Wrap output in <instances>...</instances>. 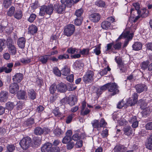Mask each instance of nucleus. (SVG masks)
<instances>
[{
	"instance_id": "39",
	"label": "nucleus",
	"mask_w": 152,
	"mask_h": 152,
	"mask_svg": "<svg viewBox=\"0 0 152 152\" xmlns=\"http://www.w3.org/2000/svg\"><path fill=\"white\" fill-rule=\"evenodd\" d=\"M15 106L13 102H8L6 104V108L8 110H12Z\"/></svg>"
},
{
	"instance_id": "22",
	"label": "nucleus",
	"mask_w": 152,
	"mask_h": 152,
	"mask_svg": "<svg viewBox=\"0 0 152 152\" xmlns=\"http://www.w3.org/2000/svg\"><path fill=\"white\" fill-rule=\"evenodd\" d=\"M25 39L23 37H20L18 39L17 44L20 48H24L25 46Z\"/></svg>"
},
{
	"instance_id": "41",
	"label": "nucleus",
	"mask_w": 152,
	"mask_h": 152,
	"mask_svg": "<svg viewBox=\"0 0 152 152\" xmlns=\"http://www.w3.org/2000/svg\"><path fill=\"white\" fill-rule=\"evenodd\" d=\"M95 4V5L100 7H104L105 5V2L101 0L97 1Z\"/></svg>"
},
{
	"instance_id": "32",
	"label": "nucleus",
	"mask_w": 152,
	"mask_h": 152,
	"mask_svg": "<svg viewBox=\"0 0 152 152\" xmlns=\"http://www.w3.org/2000/svg\"><path fill=\"white\" fill-rule=\"evenodd\" d=\"M133 6L134 7L133 8H132L131 9V14H132V12L135 10L136 11L137 13H139V10L140 8V5L138 3H136L133 4Z\"/></svg>"
},
{
	"instance_id": "5",
	"label": "nucleus",
	"mask_w": 152,
	"mask_h": 152,
	"mask_svg": "<svg viewBox=\"0 0 152 152\" xmlns=\"http://www.w3.org/2000/svg\"><path fill=\"white\" fill-rule=\"evenodd\" d=\"M7 45L8 51L11 55H14L17 53V49L12 39L8 40Z\"/></svg>"
},
{
	"instance_id": "6",
	"label": "nucleus",
	"mask_w": 152,
	"mask_h": 152,
	"mask_svg": "<svg viewBox=\"0 0 152 152\" xmlns=\"http://www.w3.org/2000/svg\"><path fill=\"white\" fill-rule=\"evenodd\" d=\"M75 31V26L74 25L70 24L67 26L64 30V35L67 37L71 36Z\"/></svg>"
},
{
	"instance_id": "48",
	"label": "nucleus",
	"mask_w": 152,
	"mask_h": 152,
	"mask_svg": "<svg viewBox=\"0 0 152 152\" xmlns=\"http://www.w3.org/2000/svg\"><path fill=\"white\" fill-rule=\"evenodd\" d=\"M82 21V17H77L75 20L74 24L76 26H79L81 25Z\"/></svg>"
},
{
	"instance_id": "51",
	"label": "nucleus",
	"mask_w": 152,
	"mask_h": 152,
	"mask_svg": "<svg viewBox=\"0 0 152 152\" xmlns=\"http://www.w3.org/2000/svg\"><path fill=\"white\" fill-rule=\"evenodd\" d=\"M72 137V139L74 141H77L81 138L80 134L76 133L74 134Z\"/></svg>"
},
{
	"instance_id": "36",
	"label": "nucleus",
	"mask_w": 152,
	"mask_h": 152,
	"mask_svg": "<svg viewBox=\"0 0 152 152\" xmlns=\"http://www.w3.org/2000/svg\"><path fill=\"white\" fill-rule=\"evenodd\" d=\"M91 124L94 128H96L98 130L99 126V122L97 120L95 119L91 122Z\"/></svg>"
},
{
	"instance_id": "54",
	"label": "nucleus",
	"mask_w": 152,
	"mask_h": 152,
	"mask_svg": "<svg viewBox=\"0 0 152 152\" xmlns=\"http://www.w3.org/2000/svg\"><path fill=\"white\" fill-rule=\"evenodd\" d=\"M74 114H71L69 115L67 117L66 120V122L67 124H69L72 121V118L74 117Z\"/></svg>"
},
{
	"instance_id": "58",
	"label": "nucleus",
	"mask_w": 152,
	"mask_h": 152,
	"mask_svg": "<svg viewBox=\"0 0 152 152\" xmlns=\"http://www.w3.org/2000/svg\"><path fill=\"white\" fill-rule=\"evenodd\" d=\"M36 17L37 16L35 14H31L28 19V21L31 23L33 22L35 20Z\"/></svg>"
},
{
	"instance_id": "31",
	"label": "nucleus",
	"mask_w": 152,
	"mask_h": 152,
	"mask_svg": "<svg viewBox=\"0 0 152 152\" xmlns=\"http://www.w3.org/2000/svg\"><path fill=\"white\" fill-rule=\"evenodd\" d=\"M28 93L29 98L33 100L36 98V93L34 90H29L28 91Z\"/></svg>"
},
{
	"instance_id": "21",
	"label": "nucleus",
	"mask_w": 152,
	"mask_h": 152,
	"mask_svg": "<svg viewBox=\"0 0 152 152\" xmlns=\"http://www.w3.org/2000/svg\"><path fill=\"white\" fill-rule=\"evenodd\" d=\"M101 25L103 29L107 30L110 28L111 23L107 20H104L102 22Z\"/></svg>"
},
{
	"instance_id": "44",
	"label": "nucleus",
	"mask_w": 152,
	"mask_h": 152,
	"mask_svg": "<svg viewBox=\"0 0 152 152\" xmlns=\"http://www.w3.org/2000/svg\"><path fill=\"white\" fill-rule=\"evenodd\" d=\"M74 65L77 69L80 70L83 68L84 65L83 63L80 62L79 61H76L74 63Z\"/></svg>"
},
{
	"instance_id": "14",
	"label": "nucleus",
	"mask_w": 152,
	"mask_h": 152,
	"mask_svg": "<svg viewBox=\"0 0 152 152\" xmlns=\"http://www.w3.org/2000/svg\"><path fill=\"white\" fill-rule=\"evenodd\" d=\"M101 18L100 15L97 13H93L89 16L90 20L94 23H97L99 21Z\"/></svg>"
},
{
	"instance_id": "38",
	"label": "nucleus",
	"mask_w": 152,
	"mask_h": 152,
	"mask_svg": "<svg viewBox=\"0 0 152 152\" xmlns=\"http://www.w3.org/2000/svg\"><path fill=\"white\" fill-rule=\"evenodd\" d=\"M126 103L123 99L119 102L117 105V107L118 109L124 107H126Z\"/></svg>"
},
{
	"instance_id": "17",
	"label": "nucleus",
	"mask_w": 152,
	"mask_h": 152,
	"mask_svg": "<svg viewBox=\"0 0 152 152\" xmlns=\"http://www.w3.org/2000/svg\"><path fill=\"white\" fill-rule=\"evenodd\" d=\"M56 88L58 91L61 93H64L66 91V87L65 84L63 83H61L56 86Z\"/></svg>"
},
{
	"instance_id": "57",
	"label": "nucleus",
	"mask_w": 152,
	"mask_h": 152,
	"mask_svg": "<svg viewBox=\"0 0 152 152\" xmlns=\"http://www.w3.org/2000/svg\"><path fill=\"white\" fill-rule=\"evenodd\" d=\"M53 72L55 75L58 76H61V72L56 67H54L53 68Z\"/></svg>"
},
{
	"instance_id": "16",
	"label": "nucleus",
	"mask_w": 152,
	"mask_h": 152,
	"mask_svg": "<svg viewBox=\"0 0 152 152\" xmlns=\"http://www.w3.org/2000/svg\"><path fill=\"white\" fill-rule=\"evenodd\" d=\"M23 78V75L22 74L18 73L16 74L13 76L12 80L14 83H19L22 80Z\"/></svg>"
},
{
	"instance_id": "27",
	"label": "nucleus",
	"mask_w": 152,
	"mask_h": 152,
	"mask_svg": "<svg viewBox=\"0 0 152 152\" xmlns=\"http://www.w3.org/2000/svg\"><path fill=\"white\" fill-rule=\"evenodd\" d=\"M50 55H46L42 56L39 57V60L42 64H45L48 61Z\"/></svg>"
},
{
	"instance_id": "53",
	"label": "nucleus",
	"mask_w": 152,
	"mask_h": 152,
	"mask_svg": "<svg viewBox=\"0 0 152 152\" xmlns=\"http://www.w3.org/2000/svg\"><path fill=\"white\" fill-rule=\"evenodd\" d=\"M122 44L121 42L113 43V47L115 50H119L121 48Z\"/></svg>"
},
{
	"instance_id": "23",
	"label": "nucleus",
	"mask_w": 152,
	"mask_h": 152,
	"mask_svg": "<svg viewBox=\"0 0 152 152\" xmlns=\"http://www.w3.org/2000/svg\"><path fill=\"white\" fill-rule=\"evenodd\" d=\"M18 98L19 99H26L27 98L26 93L23 91H20L17 95Z\"/></svg>"
},
{
	"instance_id": "9",
	"label": "nucleus",
	"mask_w": 152,
	"mask_h": 152,
	"mask_svg": "<svg viewBox=\"0 0 152 152\" xmlns=\"http://www.w3.org/2000/svg\"><path fill=\"white\" fill-rule=\"evenodd\" d=\"M13 66V63H9L7 64V66H4L0 67V73L4 72L6 73H9L12 71V68Z\"/></svg>"
},
{
	"instance_id": "63",
	"label": "nucleus",
	"mask_w": 152,
	"mask_h": 152,
	"mask_svg": "<svg viewBox=\"0 0 152 152\" xmlns=\"http://www.w3.org/2000/svg\"><path fill=\"white\" fill-rule=\"evenodd\" d=\"M148 62H143L141 64L140 66L141 68L143 69H145L148 68Z\"/></svg>"
},
{
	"instance_id": "11",
	"label": "nucleus",
	"mask_w": 152,
	"mask_h": 152,
	"mask_svg": "<svg viewBox=\"0 0 152 152\" xmlns=\"http://www.w3.org/2000/svg\"><path fill=\"white\" fill-rule=\"evenodd\" d=\"M66 7L65 4L59 5V3H56L54 5V9L59 14L63 13L65 12Z\"/></svg>"
},
{
	"instance_id": "56",
	"label": "nucleus",
	"mask_w": 152,
	"mask_h": 152,
	"mask_svg": "<svg viewBox=\"0 0 152 152\" xmlns=\"http://www.w3.org/2000/svg\"><path fill=\"white\" fill-rule=\"evenodd\" d=\"M128 120L130 123H132L137 121V117L135 116L131 115L129 116Z\"/></svg>"
},
{
	"instance_id": "10",
	"label": "nucleus",
	"mask_w": 152,
	"mask_h": 152,
	"mask_svg": "<svg viewBox=\"0 0 152 152\" xmlns=\"http://www.w3.org/2000/svg\"><path fill=\"white\" fill-rule=\"evenodd\" d=\"M72 134V130H67L65 136L63 138L62 143L66 144L71 141L72 140L71 137Z\"/></svg>"
},
{
	"instance_id": "30",
	"label": "nucleus",
	"mask_w": 152,
	"mask_h": 152,
	"mask_svg": "<svg viewBox=\"0 0 152 152\" xmlns=\"http://www.w3.org/2000/svg\"><path fill=\"white\" fill-rule=\"evenodd\" d=\"M140 16H141L142 18H145L147 16L149 13L148 10L144 8L141 11H139V13H137Z\"/></svg>"
},
{
	"instance_id": "55",
	"label": "nucleus",
	"mask_w": 152,
	"mask_h": 152,
	"mask_svg": "<svg viewBox=\"0 0 152 152\" xmlns=\"http://www.w3.org/2000/svg\"><path fill=\"white\" fill-rule=\"evenodd\" d=\"M56 90V86L55 85H52L49 88L50 94L53 95L54 93H55V92Z\"/></svg>"
},
{
	"instance_id": "49",
	"label": "nucleus",
	"mask_w": 152,
	"mask_h": 152,
	"mask_svg": "<svg viewBox=\"0 0 152 152\" xmlns=\"http://www.w3.org/2000/svg\"><path fill=\"white\" fill-rule=\"evenodd\" d=\"M79 50L75 48H69L67 50V52L71 54H74L79 52Z\"/></svg>"
},
{
	"instance_id": "59",
	"label": "nucleus",
	"mask_w": 152,
	"mask_h": 152,
	"mask_svg": "<svg viewBox=\"0 0 152 152\" xmlns=\"http://www.w3.org/2000/svg\"><path fill=\"white\" fill-rule=\"evenodd\" d=\"M20 61L22 63L26 64L30 62L31 59L28 58H22L20 59Z\"/></svg>"
},
{
	"instance_id": "37",
	"label": "nucleus",
	"mask_w": 152,
	"mask_h": 152,
	"mask_svg": "<svg viewBox=\"0 0 152 152\" xmlns=\"http://www.w3.org/2000/svg\"><path fill=\"white\" fill-rule=\"evenodd\" d=\"M53 113L56 117H61L63 115L59 111V109L56 108L53 110Z\"/></svg>"
},
{
	"instance_id": "26",
	"label": "nucleus",
	"mask_w": 152,
	"mask_h": 152,
	"mask_svg": "<svg viewBox=\"0 0 152 152\" xmlns=\"http://www.w3.org/2000/svg\"><path fill=\"white\" fill-rule=\"evenodd\" d=\"M146 145L147 148L150 150H152V134L149 135L147 138Z\"/></svg>"
},
{
	"instance_id": "18",
	"label": "nucleus",
	"mask_w": 152,
	"mask_h": 152,
	"mask_svg": "<svg viewBox=\"0 0 152 152\" xmlns=\"http://www.w3.org/2000/svg\"><path fill=\"white\" fill-rule=\"evenodd\" d=\"M8 93L5 91H2L0 93V101L5 102L8 97Z\"/></svg>"
},
{
	"instance_id": "50",
	"label": "nucleus",
	"mask_w": 152,
	"mask_h": 152,
	"mask_svg": "<svg viewBox=\"0 0 152 152\" xmlns=\"http://www.w3.org/2000/svg\"><path fill=\"white\" fill-rule=\"evenodd\" d=\"M15 7L13 6H12L9 9L7 12V15L9 16H11L13 15H14V13L15 11Z\"/></svg>"
},
{
	"instance_id": "4",
	"label": "nucleus",
	"mask_w": 152,
	"mask_h": 152,
	"mask_svg": "<svg viewBox=\"0 0 152 152\" xmlns=\"http://www.w3.org/2000/svg\"><path fill=\"white\" fill-rule=\"evenodd\" d=\"M108 90L110 93V95L112 96L115 95L119 92L118 86L115 83H108Z\"/></svg>"
},
{
	"instance_id": "2",
	"label": "nucleus",
	"mask_w": 152,
	"mask_h": 152,
	"mask_svg": "<svg viewBox=\"0 0 152 152\" xmlns=\"http://www.w3.org/2000/svg\"><path fill=\"white\" fill-rule=\"evenodd\" d=\"M31 140V139L29 137H25L21 140L19 144L23 150H26L29 147Z\"/></svg>"
},
{
	"instance_id": "13",
	"label": "nucleus",
	"mask_w": 152,
	"mask_h": 152,
	"mask_svg": "<svg viewBox=\"0 0 152 152\" xmlns=\"http://www.w3.org/2000/svg\"><path fill=\"white\" fill-rule=\"evenodd\" d=\"M9 91L10 93L12 94H15L19 90L18 85L15 83L11 84L9 86Z\"/></svg>"
},
{
	"instance_id": "43",
	"label": "nucleus",
	"mask_w": 152,
	"mask_h": 152,
	"mask_svg": "<svg viewBox=\"0 0 152 152\" xmlns=\"http://www.w3.org/2000/svg\"><path fill=\"white\" fill-rule=\"evenodd\" d=\"M133 34H129V31H126V33L123 34V37L124 38L127 37L128 40H129V41L130 40L132 39Z\"/></svg>"
},
{
	"instance_id": "40",
	"label": "nucleus",
	"mask_w": 152,
	"mask_h": 152,
	"mask_svg": "<svg viewBox=\"0 0 152 152\" xmlns=\"http://www.w3.org/2000/svg\"><path fill=\"white\" fill-rule=\"evenodd\" d=\"M89 50V48H85L82 50L79 49V52L83 55L87 56L88 55Z\"/></svg>"
},
{
	"instance_id": "29",
	"label": "nucleus",
	"mask_w": 152,
	"mask_h": 152,
	"mask_svg": "<svg viewBox=\"0 0 152 152\" xmlns=\"http://www.w3.org/2000/svg\"><path fill=\"white\" fill-rule=\"evenodd\" d=\"M37 31V28L34 25H31L28 28V32L32 34L36 33Z\"/></svg>"
},
{
	"instance_id": "20",
	"label": "nucleus",
	"mask_w": 152,
	"mask_h": 152,
	"mask_svg": "<svg viewBox=\"0 0 152 152\" xmlns=\"http://www.w3.org/2000/svg\"><path fill=\"white\" fill-rule=\"evenodd\" d=\"M108 83H106L97 89L96 93L98 96L100 95L103 92L105 91L107 89H108Z\"/></svg>"
},
{
	"instance_id": "15",
	"label": "nucleus",
	"mask_w": 152,
	"mask_h": 152,
	"mask_svg": "<svg viewBox=\"0 0 152 152\" xmlns=\"http://www.w3.org/2000/svg\"><path fill=\"white\" fill-rule=\"evenodd\" d=\"M68 104L71 106H72L77 103V99L76 97L74 95H71L68 97Z\"/></svg>"
},
{
	"instance_id": "8",
	"label": "nucleus",
	"mask_w": 152,
	"mask_h": 152,
	"mask_svg": "<svg viewBox=\"0 0 152 152\" xmlns=\"http://www.w3.org/2000/svg\"><path fill=\"white\" fill-rule=\"evenodd\" d=\"M50 131V129L46 128H42L40 127H37L34 130L35 134L37 135H41L43 133L45 134H48Z\"/></svg>"
},
{
	"instance_id": "19",
	"label": "nucleus",
	"mask_w": 152,
	"mask_h": 152,
	"mask_svg": "<svg viewBox=\"0 0 152 152\" xmlns=\"http://www.w3.org/2000/svg\"><path fill=\"white\" fill-rule=\"evenodd\" d=\"M52 146V144L49 142L45 144L41 148V150L42 152H48L50 151Z\"/></svg>"
},
{
	"instance_id": "7",
	"label": "nucleus",
	"mask_w": 152,
	"mask_h": 152,
	"mask_svg": "<svg viewBox=\"0 0 152 152\" xmlns=\"http://www.w3.org/2000/svg\"><path fill=\"white\" fill-rule=\"evenodd\" d=\"M115 60L118 64V66L120 69L121 73L124 72L126 69L125 66V64L122 61V58L120 56H116L115 57Z\"/></svg>"
},
{
	"instance_id": "61",
	"label": "nucleus",
	"mask_w": 152,
	"mask_h": 152,
	"mask_svg": "<svg viewBox=\"0 0 152 152\" xmlns=\"http://www.w3.org/2000/svg\"><path fill=\"white\" fill-rule=\"evenodd\" d=\"M90 111V110L88 108L86 109L85 110H81L80 111V115L83 116H85L89 113Z\"/></svg>"
},
{
	"instance_id": "3",
	"label": "nucleus",
	"mask_w": 152,
	"mask_h": 152,
	"mask_svg": "<svg viewBox=\"0 0 152 152\" xmlns=\"http://www.w3.org/2000/svg\"><path fill=\"white\" fill-rule=\"evenodd\" d=\"M94 73L93 71L88 70L83 78V81L85 83H91L94 80Z\"/></svg>"
},
{
	"instance_id": "35",
	"label": "nucleus",
	"mask_w": 152,
	"mask_h": 152,
	"mask_svg": "<svg viewBox=\"0 0 152 152\" xmlns=\"http://www.w3.org/2000/svg\"><path fill=\"white\" fill-rule=\"evenodd\" d=\"M22 12L20 10L16 12L14 15V17L15 18L18 20L22 18Z\"/></svg>"
},
{
	"instance_id": "1",
	"label": "nucleus",
	"mask_w": 152,
	"mask_h": 152,
	"mask_svg": "<svg viewBox=\"0 0 152 152\" xmlns=\"http://www.w3.org/2000/svg\"><path fill=\"white\" fill-rule=\"evenodd\" d=\"M53 7L52 5H48V6H42L40 9L39 15L43 16L45 15V12L47 14L50 15L53 13Z\"/></svg>"
},
{
	"instance_id": "52",
	"label": "nucleus",
	"mask_w": 152,
	"mask_h": 152,
	"mask_svg": "<svg viewBox=\"0 0 152 152\" xmlns=\"http://www.w3.org/2000/svg\"><path fill=\"white\" fill-rule=\"evenodd\" d=\"M6 148L10 152H13L15 149V147L13 144H8L6 146Z\"/></svg>"
},
{
	"instance_id": "60",
	"label": "nucleus",
	"mask_w": 152,
	"mask_h": 152,
	"mask_svg": "<svg viewBox=\"0 0 152 152\" xmlns=\"http://www.w3.org/2000/svg\"><path fill=\"white\" fill-rule=\"evenodd\" d=\"M139 102L141 103L140 104V107L142 109H144L145 107H146L147 104L146 102H145L142 99H141L139 100Z\"/></svg>"
},
{
	"instance_id": "28",
	"label": "nucleus",
	"mask_w": 152,
	"mask_h": 152,
	"mask_svg": "<svg viewBox=\"0 0 152 152\" xmlns=\"http://www.w3.org/2000/svg\"><path fill=\"white\" fill-rule=\"evenodd\" d=\"M142 45L140 42H137L132 45L133 50L136 51H138L142 49Z\"/></svg>"
},
{
	"instance_id": "45",
	"label": "nucleus",
	"mask_w": 152,
	"mask_h": 152,
	"mask_svg": "<svg viewBox=\"0 0 152 152\" xmlns=\"http://www.w3.org/2000/svg\"><path fill=\"white\" fill-rule=\"evenodd\" d=\"M136 103L133 100L132 98L131 97L129 98L126 101V105L128 106H132L134 105Z\"/></svg>"
},
{
	"instance_id": "24",
	"label": "nucleus",
	"mask_w": 152,
	"mask_h": 152,
	"mask_svg": "<svg viewBox=\"0 0 152 152\" xmlns=\"http://www.w3.org/2000/svg\"><path fill=\"white\" fill-rule=\"evenodd\" d=\"M124 134L128 136H130L133 133V130L131 127L128 126H125L123 129Z\"/></svg>"
},
{
	"instance_id": "46",
	"label": "nucleus",
	"mask_w": 152,
	"mask_h": 152,
	"mask_svg": "<svg viewBox=\"0 0 152 152\" xmlns=\"http://www.w3.org/2000/svg\"><path fill=\"white\" fill-rule=\"evenodd\" d=\"M12 3V0H4L3 6L6 8H8L11 5Z\"/></svg>"
},
{
	"instance_id": "25",
	"label": "nucleus",
	"mask_w": 152,
	"mask_h": 152,
	"mask_svg": "<svg viewBox=\"0 0 152 152\" xmlns=\"http://www.w3.org/2000/svg\"><path fill=\"white\" fill-rule=\"evenodd\" d=\"M126 149V147L123 145H117L114 148V151L115 152H124Z\"/></svg>"
},
{
	"instance_id": "64",
	"label": "nucleus",
	"mask_w": 152,
	"mask_h": 152,
	"mask_svg": "<svg viewBox=\"0 0 152 152\" xmlns=\"http://www.w3.org/2000/svg\"><path fill=\"white\" fill-rule=\"evenodd\" d=\"M145 128L147 130H152V122L147 123L145 125Z\"/></svg>"
},
{
	"instance_id": "34",
	"label": "nucleus",
	"mask_w": 152,
	"mask_h": 152,
	"mask_svg": "<svg viewBox=\"0 0 152 152\" xmlns=\"http://www.w3.org/2000/svg\"><path fill=\"white\" fill-rule=\"evenodd\" d=\"M54 134L57 137H59L63 134V131L58 127H56L53 131Z\"/></svg>"
},
{
	"instance_id": "62",
	"label": "nucleus",
	"mask_w": 152,
	"mask_h": 152,
	"mask_svg": "<svg viewBox=\"0 0 152 152\" xmlns=\"http://www.w3.org/2000/svg\"><path fill=\"white\" fill-rule=\"evenodd\" d=\"M66 145V147L68 149L70 150L75 145V143L73 142L70 141L68 142Z\"/></svg>"
},
{
	"instance_id": "42",
	"label": "nucleus",
	"mask_w": 152,
	"mask_h": 152,
	"mask_svg": "<svg viewBox=\"0 0 152 152\" xmlns=\"http://www.w3.org/2000/svg\"><path fill=\"white\" fill-rule=\"evenodd\" d=\"M83 12V10L82 8H80L76 10L75 15L77 18L81 17V16Z\"/></svg>"
},
{
	"instance_id": "33",
	"label": "nucleus",
	"mask_w": 152,
	"mask_h": 152,
	"mask_svg": "<svg viewBox=\"0 0 152 152\" xmlns=\"http://www.w3.org/2000/svg\"><path fill=\"white\" fill-rule=\"evenodd\" d=\"M61 74L64 76H67L69 74L70 69L69 67L66 66H65L61 70Z\"/></svg>"
},
{
	"instance_id": "12",
	"label": "nucleus",
	"mask_w": 152,
	"mask_h": 152,
	"mask_svg": "<svg viewBox=\"0 0 152 152\" xmlns=\"http://www.w3.org/2000/svg\"><path fill=\"white\" fill-rule=\"evenodd\" d=\"M136 92L138 93H140L143 91H146L148 88L146 85L143 84H139L136 85L134 87Z\"/></svg>"
},
{
	"instance_id": "47",
	"label": "nucleus",
	"mask_w": 152,
	"mask_h": 152,
	"mask_svg": "<svg viewBox=\"0 0 152 152\" xmlns=\"http://www.w3.org/2000/svg\"><path fill=\"white\" fill-rule=\"evenodd\" d=\"M69 56L67 54H61L58 56V60H62L69 58Z\"/></svg>"
}]
</instances>
